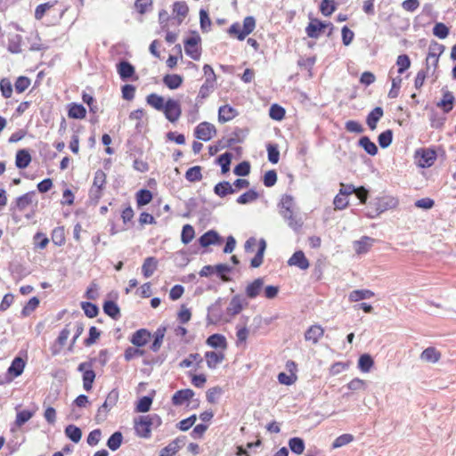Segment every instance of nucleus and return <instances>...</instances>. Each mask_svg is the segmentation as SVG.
<instances>
[{
	"instance_id": "aec40b11",
	"label": "nucleus",
	"mask_w": 456,
	"mask_h": 456,
	"mask_svg": "<svg viewBox=\"0 0 456 456\" xmlns=\"http://www.w3.org/2000/svg\"><path fill=\"white\" fill-rule=\"evenodd\" d=\"M36 201V192L30 191L19 197L16 200V208L20 211L25 210L29 205Z\"/></svg>"
},
{
	"instance_id": "13d9d810",
	"label": "nucleus",
	"mask_w": 456,
	"mask_h": 456,
	"mask_svg": "<svg viewBox=\"0 0 456 456\" xmlns=\"http://www.w3.org/2000/svg\"><path fill=\"white\" fill-rule=\"evenodd\" d=\"M392 139H393V132H392V130L388 129V130H386L385 132L381 133L379 135L378 141H379L380 147L385 149V148H387L391 144Z\"/></svg>"
},
{
	"instance_id": "6ab92c4d",
	"label": "nucleus",
	"mask_w": 456,
	"mask_h": 456,
	"mask_svg": "<svg viewBox=\"0 0 456 456\" xmlns=\"http://www.w3.org/2000/svg\"><path fill=\"white\" fill-rule=\"evenodd\" d=\"M31 162V155L28 150H20L16 153L15 165L18 168H26Z\"/></svg>"
},
{
	"instance_id": "b1692460",
	"label": "nucleus",
	"mask_w": 456,
	"mask_h": 456,
	"mask_svg": "<svg viewBox=\"0 0 456 456\" xmlns=\"http://www.w3.org/2000/svg\"><path fill=\"white\" fill-rule=\"evenodd\" d=\"M189 12L188 5L185 2H175L173 4V13L178 20V22L181 23L183 19L187 16Z\"/></svg>"
},
{
	"instance_id": "1a4fd4ad",
	"label": "nucleus",
	"mask_w": 456,
	"mask_h": 456,
	"mask_svg": "<svg viewBox=\"0 0 456 456\" xmlns=\"http://www.w3.org/2000/svg\"><path fill=\"white\" fill-rule=\"evenodd\" d=\"M329 26H331V23H325L314 19L308 24L305 31L309 37L317 38L323 32L324 28Z\"/></svg>"
},
{
	"instance_id": "3c124183",
	"label": "nucleus",
	"mask_w": 456,
	"mask_h": 456,
	"mask_svg": "<svg viewBox=\"0 0 456 456\" xmlns=\"http://www.w3.org/2000/svg\"><path fill=\"white\" fill-rule=\"evenodd\" d=\"M195 235L194 228L191 224H185L183 227L181 240L183 244L190 243Z\"/></svg>"
},
{
	"instance_id": "bf43d9fd",
	"label": "nucleus",
	"mask_w": 456,
	"mask_h": 456,
	"mask_svg": "<svg viewBox=\"0 0 456 456\" xmlns=\"http://www.w3.org/2000/svg\"><path fill=\"white\" fill-rule=\"evenodd\" d=\"M396 65L398 66V73L403 74L411 66V60L408 55L401 54L397 57Z\"/></svg>"
},
{
	"instance_id": "0eeeda50",
	"label": "nucleus",
	"mask_w": 456,
	"mask_h": 456,
	"mask_svg": "<svg viewBox=\"0 0 456 456\" xmlns=\"http://www.w3.org/2000/svg\"><path fill=\"white\" fill-rule=\"evenodd\" d=\"M436 154V151L429 149H422L416 151L418 165L421 167H428L434 164Z\"/></svg>"
},
{
	"instance_id": "20e7f679",
	"label": "nucleus",
	"mask_w": 456,
	"mask_h": 456,
	"mask_svg": "<svg viewBox=\"0 0 456 456\" xmlns=\"http://www.w3.org/2000/svg\"><path fill=\"white\" fill-rule=\"evenodd\" d=\"M106 183V175L105 173L98 169L94 173V183L90 189V196L94 199L99 200L102 196V191Z\"/></svg>"
},
{
	"instance_id": "69168bd1",
	"label": "nucleus",
	"mask_w": 456,
	"mask_h": 456,
	"mask_svg": "<svg viewBox=\"0 0 456 456\" xmlns=\"http://www.w3.org/2000/svg\"><path fill=\"white\" fill-rule=\"evenodd\" d=\"M294 199L289 195H284L281 200L280 211H291L294 210Z\"/></svg>"
},
{
	"instance_id": "a878e982",
	"label": "nucleus",
	"mask_w": 456,
	"mask_h": 456,
	"mask_svg": "<svg viewBox=\"0 0 456 456\" xmlns=\"http://www.w3.org/2000/svg\"><path fill=\"white\" fill-rule=\"evenodd\" d=\"M264 285V281L261 278L256 279L252 283L248 284L246 289V294L250 298H255L259 295Z\"/></svg>"
},
{
	"instance_id": "a18cd8bd",
	"label": "nucleus",
	"mask_w": 456,
	"mask_h": 456,
	"mask_svg": "<svg viewBox=\"0 0 456 456\" xmlns=\"http://www.w3.org/2000/svg\"><path fill=\"white\" fill-rule=\"evenodd\" d=\"M152 200V193L149 190H140L136 193V201L139 207L149 204Z\"/></svg>"
},
{
	"instance_id": "423d86ee",
	"label": "nucleus",
	"mask_w": 456,
	"mask_h": 456,
	"mask_svg": "<svg viewBox=\"0 0 456 456\" xmlns=\"http://www.w3.org/2000/svg\"><path fill=\"white\" fill-rule=\"evenodd\" d=\"M134 430L138 436L142 438H149L151 434V426L148 420V417L139 416L134 419Z\"/></svg>"
},
{
	"instance_id": "ea45409f",
	"label": "nucleus",
	"mask_w": 456,
	"mask_h": 456,
	"mask_svg": "<svg viewBox=\"0 0 456 456\" xmlns=\"http://www.w3.org/2000/svg\"><path fill=\"white\" fill-rule=\"evenodd\" d=\"M86 108L81 104L72 103L69 110V117L71 118H84L86 117Z\"/></svg>"
},
{
	"instance_id": "72a5a7b5",
	"label": "nucleus",
	"mask_w": 456,
	"mask_h": 456,
	"mask_svg": "<svg viewBox=\"0 0 456 456\" xmlns=\"http://www.w3.org/2000/svg\"><path fill=\"white\" fill-rule=\"evenodd\" d=\"M163 82L169 89L174 90L182 85L183 77L177 74L166 75L163 78Z\"/></svg>"
},
{
	"instance_id": "79ce46f5",
	"label": "nucleus",
	"mask_w": 456,
	"mask_h": 456,
	"mask_svg": "<svg viewBox=\"0 0 456 456\" xmlns=\"http://www.w3.org/2000/svg\"><path fill=\"white\" fill-rule=\"evenodd\" d=\"M65 435L74 443H78L82 436L81 429L74 425H69L65 428Z\"/></svg>"
},
{
	"instance_id": "c85d7f7f",
	"label": "nucleus",
	"mask_w": 456,
	"mask_h": 456,
	"mask_svg": "<svg viewBox=\"0 0 456 456\" xmlns=\"http://www.w3.org/2000/svg\"><path fill=\"white\" fill-rule=\"evenodd\" d=\"M207 344L213 348H226V339L223 335L213 334L207 339Z\"/></svg>"
},
{
	"instance_id": "2f4dec72",
	"label": "nucleus",
	"mask_w": 456,
	"mask_h": 456,
	"mask_svg": "<svg viewBox=\"0 0 456 456\" xmlns=\"http://www.w3.org/2000/svg\"><path fill=\"white\" fill-rule=\"evenodd\" d=\"M158 262L154 257H147L142 266V272L145 278L151 277L157 269Z\"/></svg>"
},
{
	"instance_id": "603ef678",
	"label": "nucleus",
	"mask_w": 456,
	"mask_h": 456,
	"mask_svg": "<svg viewBox=\"0 0 456 456\" xmlns=\"http://www.w3.org/2000/svg\"><path fill=\"white\" fill-rule=\"evenodd\" d=\"M165 330H166L165 328H163V329L159 328L155 332L154 340L151 346V349L153 352H157L159 350V348L162 345V342H163L164 336H165Z\"/></svg>"
},
{
	"instance_id": "0e129e2a",
	"label": "nucleus",
	"mask_w": 456,
	"mask_h": 456,
	"mask_svg": "<svg viewBox=\"0 0 456 456\" xmlns=\"http://www.w3.org/2000/svg\"><path fill=\"white\" fill-rule=\"evenodd\" d=\"M39 305V299L37 297H33L28 300L27 305L23 307L21 314L24 316L29 315Z\"/></svg>"
},
{
	"instance_id": "c756f323",
	"label": "nucleus",
	"mask_w": 456,
	"mask_h": 456,
	"mask_svg": "<svg viewBox=\"0 0 456 456\" xmlns=\"http://www.w3.org/2000/svg\"><path fill=\"white\" fill-rule=\"evenodd\" d=\"M118 72L123 80H126L134 74V68L127 61H121L118 65Z\"/></svg>"
},
{
	"instance_id": "c03bdc74",
	"label": "nucleus",
	"mask_w": 456,
	"mask_h": 456,
	"mask_svg": "<svg viewBox=\"0 0 456 456\" xmlns=\"http://www.w3.org/2000/svg\"><path fill=\"white\" fill-rule=\"evenodd\" d=\"M103 311L113 319H117L120 315L119 308L113 301L105 302L103 305Z\"/></svg>"
},
{
	"instance_id": "4468645a",
	"label": "nucleus",
	"mask_w": 456,
	"mask_h": 456,
	"mask_svg": "<svg viewBox=\"0 0 456 456\" xmlns=\"http://www.w3.org/2000/svg\"><path fill=\"white\" fill-rule=\"evenodd\" d=\"M440 358L441 353L433 346L426 348L420 354L421 361L430 363L437 362Z\"/></svg>"
},
{
	"instance_id": "37998d69",
	"label": "nucleus",
	"mask_w": 456,
	"mask_h": 456,
	"mask_svg": "<svg viewBox=\"0 0 456 456\" xmlns=\"http://www.w3.org/2000/svg\"><path fill=\"white\" fill-rule=\"evenodd\" d=\"M185 178L191 183L200 181L202 179L201 167L200 166L190 167L185 173Z\"/></svg>"
},
{
	"instance_id": "de8ad7c7",
	"label": "nucleus",
	"mask_w": 456,
	"mask_h": 456,
	"mask_svg": "<svg viewBox=\"0 0 456 456\" xmlns=\"http://www.w3.org/2000/svg\"><path fill=\"white\" fill-rule=\"evenodd\" d=\"M94 379L95 373L92 369L85 370L83 373V387L86 391H90L92 389Z\"/></svg>"
},
{
	"instance_id": "774afa93",
	"label": "nucleus",
	"mask_w": 456,
	"mask_h": 456,
	"mask_svg": "<svg viewBox=\"0 0 456 456\" xmlns=\"http://www.w3.org/2000/svg\"><path fill=\"white\" fill-rule=\"evenodd\" d=\"M433 34L441 38H445L449 34V28L444 23H436L433 28Z\"/></svg>"
},
{
	"instance_id": "bb28decb",
	"label": "nucleus",
	"mask_w": 456,
	"mask_h": 456,
	"mask_svg": "<svg viewBox=\"0 0 456 456\" xmlns=\"http://www.w3.org/2000/svg\"><path fill=\"white\" fill-rule=\"evenodd\" d=\"M374 297V293L369 289H355L350 292L348 298L351 302H358Z\"/></svg>"
},
{
	"instance_id": "f257e3e1",
	"label": "nucleus",
	"mask_w": 456,
	"mask_h": 456,
	"mask_svg": "<svg viewBox=\"0 0 456 456\" xmlns=\"http://www.w3.org/2000/svg\"><path fill=\"white\" fill-rule=\"evenodd\" d=\"M118 401V392L116 389L111 390L104 403L99 407L95 415V420L97 423H102L106 420L108 413L117 404Z\"/></svg>"
},
{
	"instance_id": "58836bf2",
	"label": "nucleus",
	"mask_w": 456,
	"mask_h": 456,
	"mask_svg": "<svg viewBox=\"0 0 456 456\" xmlns=\"http://www.w3.org/2000/svg\"><path fill=\"white\" fill-rule=\"evenodd\" d=\"M289 447L292 452L296 454H302L305 450V443L302 438L293 437L289 440Z\"/></svg>"
},
{
	"instance_id": "9b49d317",
	"label": "nucleus",
	"mask_w": 456,
	"mask_h": 456,
	"mask_svg": "<svg viewBox=\"0 0 456 456\" xmlns=\"http://www.w3.org/2000/svg\"><path fill=\"white\" fill-rule=\"evenodd\" d=\"M184 444V437H177L160 451L159 456H175Z\"/></svg>"
},
{
	"instance_id": "473e14b6",
	"label": "nucleus",
	"mask_w": 456,
	"mask_h": 456,
	"mask_svg": "<svg viewBox=\"0 0 456 456\" xmlns=\"http://www.w3.org/2000/svg\"><path fill=\"white\" fill-rule=\"evenodd\" d=\"M256 27V20L252 16H248L243 20L242 33L240 34L239 40H243L249 35Z\"/></svg>"
},
{
	"instance_id": "4be33fe9",
	"label": "nucleus",
	"mask_w": 456,
	"mask_h": 456,
	"mask_svg": "<svg viewBox=\"0 0 456 456\" xmlns=\"http://www.w3.org/2000/svg\"><path fill=\"white\" fill-rule=\"evenodd\" d=\"M373 240L370 237H363L354 242V249L358 254L367 253L372 246Z\"/></svg>"
},
{
	"instance_id": "a19ab883",
	"label": "nucleus",
	"mask_w": 456,
	"mask_h": 456,
	"mask_svg": "<svg viewBox=\"0 0 456 456\" xmlns=\"http://www.w3.org/2000/svg\"><path fill=\"white\" fill-rule=\"evenodd\" d=\"M373 359L371 358V356L370 354H364L360 356L359 358V361H358V368L362 371V372H369L371 369V367L373 366Z\"/></svg>"
},
{
	"instance_id": "c9c22d12",
	"label": "nucleus",
	"mask_w": 456,
	"mask_h": 456,
	"mask_svg": "<svg viewBox=\"0 0 456 456\" xmlns=\"http://www.w3.org/2000/svg\"><path fill=\"white\" fill-rule=\"evenodd\" d=\"M146 102L157 110H163L165 106L164 98L157 94H151L147 96Z\"/></svg>"
},
{
	"instance_id": "680f3d73",
	"label": "nucleus",
	"mask_w": 456,
	"mask_h": 456,
	"mask_svg": "<svg viewBox=\"0 0 456 456\" xmlns=\"http://www.w3.org/2000/svg\"><path fill=\"white\" fill-rule=\"evenodd\" d=\"M152 403V399L149 396H143L142 397L136 405V411L138 412H147Z\"/></svg>"
},
{
	"instance_id": "052dcab7",
	"label": "nucleus",
	"mask_w": 456,
	"mask_h": 456,
	"mask_svg": "<svg viewBox=\"0 0 456 456\" xmlns=\"http://www.w3.org/2000/svg\"><path fill=\"white\" fill-rule=\"evenodd\" d=\"M320 10L322 13L325 16L331 15L335 10V3L332 0H322L320 5Z\"/></svg>"
},
{
	"instance_id": "09e8293b",
	"label": "nucleus",
	"mask_w": 456,
	"mask_h": 456,
	"mask_svg": "<svg viewBox=\"0 0 456 456\" xmlns=\"http://www.w3.org/2000/svg\"><path fill=\"white\" fill-rule=\"evenodd\" d=\"M216 83H208L205 81L204 84L200 86L199 94L197 97V101H202L209 96V94L213 92Z\"/></svg>"
},
{
	"instance_id": "9d476101",
	"label": "nucleus",
	"mask_w": 456,
	"mask_h": 456,
	"mask_svg": "<svg viewBox=\"0 0 456 456\" xmlns=\"http://www.w3.org/2000/svg\"><path fill=\"white\" fill-rule=\"evenodd\" d=\"M282 217L287 221L288 225L297 232L301 229L303 225L302 218L294 213V210L291 211H280Z\"/></svg>"
},
{
	"instance_id": "338daca9",
	"label": "nucleus",
	"mask_w": 456,
	"mask_h": 456,
	"mask_svg": "<svg viewBox=\"0 0 456 456\" xmlns=\"http://www.w3.org/2000/svg\"><path fill=\"white\" fill-rule=\"evenodd\" d=\"M81 307L89 318L95 317L98 314V307L92 303L83 302Z\"/></svg>"
},
{
	"instance_id": "e2e57ef3",
	"label": "nucleus",
	"mask_w": 456,
	"mask_h": 456,
	"mask_svg": "<svg viewBox=\"0 0 456 456\" xmlns=\"http://www.w3.org/2000/svg\"><path fill=\"white\" fill-rule=\"evenodd\" d=\"M200 20L202 31H208L211 27V20L207 11L203 9L200 11Z\"/></svg>"
},
{
	"instance_id": "6e6d98bb",
	"label": "nucleus",
	"mask_w": 456,
	"mask_h": 456,
	"mask_svg": "<svg viewBox=\"0 0 456 456\" xmlns=\"http://www.w3.org/2000/svg\"><path fill=\"white\" fill-rule=\"evenodd\" d=\"M353 440H354V436L351 434L341 435L334 440V442L332 444V448L333 449L340 448L344 445L350 444Z\"/></svg>"
},
{
	"instance_id": "f704fd0d",
	"label": "nucleus",
	"mask_w": 456,
	"mask_h": 456,
	"mask_svg": "<svg viewBox=\"0 0 456 456\" xmlns=\"http://www.w3.org/2000/svg\"><path fill=\"white\" fill-rule=\"evenodd\" d=\"M243 308V300L239 296L233 297L227 307V313L231 315L238 314Z\"/></svg>"
},
{
	"instance_id": "cd10ccee",
	"label": "nucleus",
	"mask_w": 456,
	"mask_h": 456,
	"mask_svg": "<svg viewBox=\"0 0 456 456\" xmlns=\"http://www.w3.org/2000/svg\"><path fill=\"white\" fill-rule=\"evenodd\" d=\"M258 244H259V248H258L257 253L252 258L251 263H250V265L253 268H257L262 265L263 259H264V254H265V251L266 248V242L264 239H261L259 240Z\"/></svg>"
},
{
	"instance_id": "5701e85b",
	"label": "nucleus",
	"mask_w": 456,
	"mask_h": 456,
	"mask_svg": "<svg viewBox=\"0 0 456 456\" xmlns=\"http://www.w3.org/2000/svg\"><path fill=\"white\" fill-rule=\"evenodd\" d=\"M236 191V189L232 187V185L226 181L218 183L214 187V192L219 197H225L228 194H232Z\"/></svg>"
},
{
	"instance_id": "a211bd4d",
	"label": "nucleus",
	"mask_w": 456,
	"mask_h": 456,
	"mask_svg": "<svg viewBox=\"0 0 456 456\" xmlns=\"http://www.w3.org/2000/svg\"><path fill=\"white\" fill-rule=\"evenodd\" d=\"M384 111L381 107L374 108L367 116L366 123L370 129L375 130L379 119L383 117Z\"/></svg>"
},
{
	"instance_id": "e433bc0d",
	"label": "nucleus",
	"mask_w": 456,
	"mask_h": 456,
	"mask_svg": "<svg viewBox=\"0 0 456 456\" xmlns=\"http://www.w3.org/2000/svg\"><path fill=\"white\" fill-rule=\"evenodd\" d=\"M24 367V361L21 358L17 357L12 361L11 366L8 369V372L13 377H18L22 373Z\"/></svg>"
},
{
	"instance_id": "f03ea898",
	"label": "nucleus",
	"mask_w": 456,
	"mask_h": 456,
	"mask_svg": "<svg viewBox=\"0 0 456 456\" xmlns=\"http://www.w3.org/2000/svg\"><path fill=\"white\" fill-rule=\"evenodd\" d=\"M167 119L174 123L179 119L182 114L181 106L178 101L168 99L162 110Z\"/></svg>"
},
{
	"instance_id": "7c9ffc66",
	"label": "nucleus",
	"mask_w": 456,
	"mask_h": 456,
	"mask_svg": "<svg viewBox=\"0 0 456 456\" xmlns=\"http://www.w3.org/2000/svg\"><path fill=\"white\" fill-rule=\"evenodd\" d=\"M453 102L454 96L452 93L444 91L443 99L437 103V106L443 108L444 111L447 113L452 110Z\"/></svg>"
},
{
	"instance_id": "f3484780",
	"label": "nucleus",
	"mask_w": 456,
	"mask_h": 456,
	"mask_svg": "<svg viewBox=\"0 0 456 456\" xmlns=\"http://www.w3.org/2000/svg\"><path fill=\"white\" fill-rule=\"evenodd\" d=\"M237 114L236 110L230 105H224L219 108L218 120L221 123H225L235 118Z\"/></svg>"
},
{
	"instance_id": "6e6552de",
	"label": "nucleus",
	"mask_w": 456,
	"mask_h": 456,
	"mask_svg": "<svg viewBox=\"0 0 456 456\" xmlns=\"http://www.w3.org/2000/svg\"><path fill=\"white\" fill-rule=\"evenodd\" d=\"M200 42V37H191L184 42L185 53L195 61L200 60V52L198 46Z\"/></svg>"
},
{
	"instance_id": "dca6fc26",
	"label": "nucleus",
	"mask_w": 456,
	"mask_h": 456,
	"mask_svg": "<svg viewBox=\"0 0 456 456\" xmlns=\"http://www.w3.org/2000/svg\"><path fill=\"white\" fill-rule=\"evenodd\" d=\"M194 395V392L191 389H182L177 392H175L172 397V403L175 405H182L186 401L192 398Z\"/></svg>"
},
{
	"instance_id": "ddd939ff",
	"label": "nucleus",
	"mask_w": 456,
	"mask_h": 456,
	"mask_svg": "<svg viewBox=\"0 0 456 456\" xmlns=\"http://www.w3.org/2000/svg\"><path fill=\"white\" fill-rule=\"evenodd\" d=\"M150 338L151 333L145 329H141L134 333L131 343L138 347L143 346L148 343Z\"/></svg>"
},
{
	"instance_id": "5fc2aeb1",
	"label": "nucleus",
	"mask_w": 456,
	"mask_h": 456,
	"mask_svg": "<svg viewBox=\"0 0 456 456\" xmlns=\"http://www.w3.org/2000/svg\"><path fill=\"white\" fill-rule=\"evenodd\" d=\"M35 414V411H21L17 412L15 425L17 427H21L26 422H28Z\"/></svg>"
},
{
	"instance_id": "8fccbe9b",
	"label": "nucleus",
	"mask_w": 456,
	"mask_h": 456,
	"mask_svg": "<svg viewBox=\"0 0 456 456\" xmlns=\"http://www.w3.org/2000/svg\"><path fill=\"white\" fill-rule=\"evenodd\" d=\"M122 439V434L120 432H115L108 439L107 445L111 451H116L120 447Z\"/></svg>"
},
{
	"instance_id": "4d7b16f0",
	"label": "nucleus",
	"mask_w": 456,
	"mask_h": 456,
	"mask_svg": "<svg viewBox=\"0 0 456 456\" xmlns=\"http://www.w3.org/2000/svg\"><path fill=\"white\" fill-rule=\"evenodd\" d=\"M232 157V155L229 152H225L218 157L217 161L221 166L223 174H225L230 170Z\"/></svg>"
},
{
	"instance_id": "4c0bfd02",
	"label": "nucleus",
	"mask_w": 456,
	"mask_h": 456,
	"mask_svg": "<svg viewBox=\"0 0 456 456\" xmlns=\"http://www.w3.org/2000/svg\"><path fill=\"white\" fill-rule=\"evenodd\" d=\"M359 145L362 147L364 151L371 156L376 155L378 152V147L367 136H363L359 140Z\"/></svg>"
},
{
	"instance_id": "864d4df0",
	"label": "nucleus",
	"mask_w": 456,
	"mask_h": 456,
	"mask_svg": "<svg viewBox=\"0 0 456 456\" xmlns=\"http://www.w3.org/2000/svg\"><path fill=\"white\" fill-rule=\"evenodd\" d=\"M52 240L57 246H61L65 243V233L63 227H56L52 232Z\"/></svg>"
},
{
	"instance_id": "49530a36",
	"label": "nucleus",
	"mask_w": 456,
	"mask_h": 456,
	"mask_svg": "<svg viewBox=\"0 0 456 456\" xmlns=\"http://www.w3.org/2000/svg\"><path fill=\"white\" fill-rule=\"evenodd\" d=\"M258 197H259V194L256 191L249 190L247 192L241 194L237 199V203L242 204V205L251 203V202L256 200L258 199Z\"/></svg>"
},
{
	"instance_id": "39448f33",
	"label": "nucleus",
	"mask_w": 456,
	"mask_h": 456,
	"mask_svg": "<svg viewBox=\"0 0 456 456\" xmlns=\"http://www.w3.org/2000/svg\"><path fill=\"white\" fill-rule=\"evenodd\" d=\"M216 133V129L214 125L208 122H202L199 124L194 131L195 136L202 141H209Z\"/></svg>"
},
{
	"instance_id": "393cba45",
	"label": "nucleus",
	"mask_w": 456,
	"mask_h": 456,
	"mask_svg": "<svg viewBox=\"0 0 456 456\" xmlns=\"http://www.w3.org/2000/svg\"><path fill=\"white\" fill-rule=\"evenodd\" d=\"M205 357L207 360V365L209 369H216V366L224 360V354L222 353L213 351L207 352L205 354Z\"/></svg>"
},
{
	"instance_id": "2eb2a0df",
	"label": "nucleus",
	"mask_w": 456,
	"mask_h": 456,
	"mask_svg": "<svg viewBox=\"0 0 456 456\" xmlns=\"http://www.w3.org/2000/svg\"><path fill=\"white\" fill-rule=\"evenodd\" d=\"M199 242L201 247L206 248L208 246L219 243L220 236L218 235V233L216 232L210 230L200 237Z\"/></svg>"
},
{
	"instance_id": "7ed1b4c3",
	"label": "nucleus",
	"mask_w": 456,
	"mask_h": 456,
	"mask_svg": "<svg viewBox=\"0 0 456 456\" xmlns=\"http://www.w3.org/2000/svg\"><path fill=\"white\" fill-rule=\"evenodd\" d=\"M373 206L376 207L374 215H380L387 210L395 208L398 206V200L392 196H384L373 200Z\"/></svg>"
},
{
	"instance_id": "f8f14e48",
	"label": "nucleus",
	"mask_w": 456,
	"mask_h": 456,
	"mask_svg": "<svg viewBox=\"0 0 456 456\" xmlns=\"http://www.w3.org/2000/svg\"><path fill=\"white\" fill-rule=\"evenodd\" d=\"M288 265L290 266H297L301 270H306L309 267V261L305 257L303 251H296L291 257L288 260Z\"/></svg>"
},
{
	"instance_id": "412c9836",
	"label": "nucleus",
	"mask_w": 456,
	"mask_h": 456,
	"mask_svg": "<svg viewBox=\"0 0 456 456\" xmlns=\"http://www.w3.org/2000/svg\"><path fill=\"white\" fill-rule=\"evenodd\" d=\"M324 330L320 325L311 326L305 334V338L307 341H312L316 344L319 339L323 336Z\"/></svg>"
}]
</instances>
